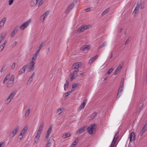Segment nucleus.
I'll return each mask as SVG.
<instances>
[{
  "mask_svg": "<svg viewBox=\"0 0 147 147\" xmlns=\"http://www.w3.org/2000/svg\"><path fill=\"white\" fill-rule=\"evenodd\" d=\"M44 126V124L43 123H41L40 124L34 139V140L35 143L37 142L38 141L43 129Z\"/></svg>",
  "mask_w": 147,
  "mask_h": 147,
  "instance_id": "f257e3e1",
  "label": "nucleus"
},
{
  "mask_svg": "<svg viewBox=\"0 0 147 147\" xmlns=\"http://www.w3.org/2000/svg\"><path fill=\"white\" fill-rule=\"evenodd\" d=\"M91 27V26L90 25H83L78 28L76 31V33H80L84 30L89 29Z\"/></svg>",
  "mask_w": 147,
  "mask_h": 147,
  "instance_id": "f03ea898",
  "label": "nucleus"
},
{
  "mask_svg": "<svg viewBox=\"0 0 147 147\" xmlns=\"http://www.w3.org/2000/svg\"><path fill=\"white\" fill-rule=\"evenodd\" d=\"M20 127L19 126H16L12 130L10 134V138H13L20 130Z\"/></svg>",
  "mask_w": 147,
  "mask_h": 147,
  "instance_id": "7ed1b4c3",
  "label": "nucleus"
},
{
  "mask_svg": "<svg viewBox=\"0 0 147 147\" xmlns=\"http://www.w3.org/2000/svg\"><path fill=\"white\" fill-rule=\"evenodd\" d=\"M31 21V19H29L27 20L20 26V29L22 30H23L26 28L29 25Z\"/></svg>",
  "mask_w": 147,
  "mask_h": 147,
  "instance_id": "20e7f679",
  "label": "nucleus"
},
{
  "mask_svg": "<svg viewBox=\"0 0 147 147\" xmlns=\"http://www.w3.org/2000/svg\"><path fill=\"white\" fill-rule=\"evenodd\" d=\"M8 79V80L7 84V86L8 88H10L11 87L13 84L14 80V76H12Z\"/></svg>",
  "mask_w": 147,
  "mask_h": 147,
  "instance_id": "39448f33",
  "label": "nucleus"
},
{
  "mask_svg": "<svg viewBox=\"0 0 147 147\" xmlns=\"http://www.w3.org/2000/svg\"><path fill=\"white\" fill-rule=\"evenodd\" d=\"M95 124H93L88 128L87 130L89 134L91 135L93 134L94 131L95 129Z\"/></svg>",
  "mask_w": 147,
  "mask_h": 147,
  "instance_id": "423d86ee",
  "label": "nucleus"
},
{
  "mask_svg": "<svg viewBox=\"0 0 147 147\" xmlns=\"http://www.w3.org/2000/svg\"><path fill=\"white\" fill-rule=\"evenodd\" d=\"M49 13V11L47 10L43 14L40 16V20L41 21V22H43L45 20V18L48 15Z\"/></svg>",
  "mask_w": 147,
  "mask_h": 147,
  "instance_id": "0eeeda50",
  "label": "nucleus"
},
{
  "mask_svg": "<svg viewBox=\"0 0 147 147\" xmlns=\"http://www.w3.org/2000/svg\"><path fill=\"white\" fill-rule=\"evenodd\" d=\"M35 64V62L32 61H30L28 66V71H33L34 69V67Z\"/></svg>",
  "mask_w": 147,
  "mask_h": 147,
  "instance_id": "6e6552de",
  "label": "nucleus"
},
{
  "mask_svg": "<svg viewBox=\"0 0 147 147\" xmlns=\"http://www.w3.org/2000/svg\"><path fill=\"white\" fill-rule=\"evenodd\" d=\"M76 2V1H74L73 3H72L69 5L67 9L65 11V13H68L73 9L74 6V4Z\"/></svg>",
  "mask_w": 147,
  "mask_h": 147,
  "instance_id": "1a4fd4ad",
  "label": "nucleus"
},
{
  "mask_svg": "<svg viewBox=\"0 0 147 147\" xmlns=\"http://www.w3.org/2000/svg\"><path fill=\"white\" fill-rule=\"evenodd\" d=\"M52 127V125H50L47 132L45 137L46 140H47L51 132Z\"/></svg>",
  "mask_w": 147,
  "mask_h": 147,
  "instance_id": "9d476101",
  "label": "nucleus"
},
{
  "mask_svg": "<svg viewBox=\"0 0 147 147\" xmlns=\"http://www.w3.org/2000/svg\"><path fill=\"white\" fill-rule=\"evenodd\" d=\"M6 20V18L5 17L3 18L0 21V29H2L3 27Z\"/></svg>",
  "mask_w": 147,
  "mask_h": 147,
  "instance_id": "9b49d317",
  "label": "nucleus"
},
{
  "mask_svg": "<svg viewBox=\"0 0 147 147\" xmlns=\"http://www.w3.org/2000/svg\"><path fill=\"white\" fill-rule=\"evenodd\" d=\"M82 65V63L81 62L76 63L74 64L72 67L74 69H77L81 67Z\"/></svg>",
  "mask_w": 147,
  "mask_h": 147,
  "instance_id": "f8f14e48",
  "label": "nucleus"
},
{
  "mask_svg": "<svg viewBox=\"0 0 147 147\" xmlns=\"http://www.w3.org/2000/svg\"><path fill=\"white\" fill-rule=\"evenodd\" d=\"M118 134L117 133H116L115 134V135L112 141L110 147H113L117 140V138L118 137Z\"/></svg>",
  "mask_w": 147,
  "mask_h": 147,
  "instance_id": "ddd939ff",
  "label": "nucleus"
},
{
  "mask_svg": "<svg viewBox=\"0 0 147 147\" xmlns=\"http://www.w3.org/2000/svg\"><path fill=\"white\" fill-rule=\"evenodd\" d=\"M27 67V65H24L22 67V68L20 69L19 71V74L20 75H21L23 74L24 73L25 71V69H26Z\"/></svg>",
  "mask_w": 147,
  "mask_h": 147,
  "instance_id": "4468645a",
  "label": "nucleus"
},
{
  "mask_svg": "<svg viewBox=\"0 0 147 147\" xmlns=\"http://www.w3.org/2000/svg\"><path fill=\"white\" fill-rule=\"evenodd\" d=\"M79 69H77L75 70L72 74L71 80H73L77 76V72L79 71Z\"/></svg>",
  "mask_w": 147,
  "mask_h": 147,
  "instance_id": "2eb2a0df",
  "label": "nucleus"
},
{
  "mask_svg": "<svg viewBox=\"0 0 147 147\" xmlns=\"http://www.w3.org/2000/svg\"><path fill=\"white\" fill-rule=\"evenodd\" d=\"M85 127L84 126H83L79 129H78L76 132V133L77 134H79L84 132L85 130Z\"/></svg>",
  "mask_w": 147,
  "mask_h": 147,
  "instance_id": "dca6fc26",
  "label": "nucleus"
},
{
  "mask_svg": "<svg viewBox=\"0 0 147 147\" xmlns=\"http://www.w3.org/2000/svg\"><path fill=\"white\" fill-rule=\"evenodd\" d=\"M90 47L91 46L90 45H85L82 47L81 50L83 51H87L89 50Z\"/></svg>",
  "mask_w": 147,
  "mask_h": 147,
  "instance_id": "f3484780",
  "label": "nucleus"
},
{
  "mask_svg": "<svg viewBox=\"0 0 147 147\" xmlns=\"http://www.w3.org/2000/svg\"><path fill=\"white\" fill-rule=\"evenodd\" d=\"M98 57V55H96L94 57H93L90 58L89 60V62L90 64H92L93 62H94L96 59Z\"/></svg>",
  "mask_w": 147,
  "mask_h": 147,
  "instance_id": "a211bd4d",
  "label": "nucleus"
},
{
  "mask_svg": "<svg viewBox=\"0 0 147 147\" xmlns=\"http://www.w3.org/2000/svg\"><path fill=\"white\" fill-rule=\"evenodd\" d=\"M135 135L134 132H132L130 134V141H133L135 139Z\"/></svg>",
  "mask_w": 147,
  "mask_h": 147,
  "instance_id": "6ab92c4d",
  "label": "nucleus"
},
{
  "mask_svg": "<svg viewBox=\"0 0 147 147\" xmlns=\"http://www.w3.org/2000/svg\"><path fill=\"white\" fill-rule=\"evenodd\" d=\"M38 55V53L36 52L32 56L31 59L30 60V61H32L33 62H35V61Z\"/></svg>",
  "mask_w": 147,
  "mask_h": 147,
  "instance_id": "aec40b11",
  "label": "nucleus"
},
{
  "mask_svg": "<svg viewBox=\"0 0 147 147\" xmlns=\"http://www.w3.org/2000/svg\"><path fill=\"white\" fill-rule=\"evenodd\" d=\"M122 65H120L117 67V69L114 72V75H116L117 74L119 73L122 67Z\"/></svg>",
  "mask_w": 147,
  "mask_h": 147,
  "instance_id": "412c9836",
  "label": "nucleus"
},
{
  "mask_svg": "<svg viewBox=\"0 0 147 147\" xmlns=\"http://www.w3.org/2000/svg\"><path fill=\"white\" fill-rule=\"evenodd\" d=\"M45 44V43L44 42H42L40 45L39 46L36 52L38 53L40 51V50L42 48V47H43L44 46Z\"/></svg>",
  "mask_w": 147,
  "mask_h": 147,
  "instance_id": "4be33fe9",
  "label": "nucleus"
},
{
  "mask_svg": "<svg viewBox=\"0 0 147 147\" xmlns=\"http://www.w3.org/2000/svg\"><path fill=\"white\" fill-rule=\"evenodd\" d=\"M16 94L15 92H12L11 93L9 96L8 97V98L11 100L15 96Z\"/></svg>",
  "mask_w": 147,
  "mask_h": 147,
  "instance_id": "5701e85b",
  "label": "nucleus"
},
{
  "mask_svg": "<svg viewBox=\"0 0 147 147\" xmlns=\"http://www.w3.org/2000/svg\"><path fill=\"white\" fill-rule=\"evenodd\" d=\"M123 89L121 87H119V90L118 92L117 95V98H118L120 96L122 92L123 91Z\"/></svg>",
  "mask_w": 147,
  "mask_h": 147,
  "instance_id": "b1692460",
  "label": "nucleus"
},
{
  "mask_svg": "<svg viewBox=\"0 0 147 147\" xmlns=\"http://www.w3.org/2000/svg\"><path fill=\"white\" fill-rule=\"evenodd\" d=\"M86 102H83L81 104V105H80L79 107H78V111L80 110L83 109L84 108V107L86 105Z\"/></svg>",
  "mask_w": 147,
  "mask_h": 147,
  "instance_id": "393cba45",
  "label": "nucleus"
},
{
  "mask_svg": "<svg viewBox=\"0 0 147 147\" xmlns=\"http://www.w3.org/2000/svg\"><path fill=\"white\" fill-rule=\"evenodd\" d=\"M27 127H24L20 134V136L21 135H22L24 136L27 130Z\"/></svg>",
  "mask_w": 147,
  "mask_h": 147,
  "instance_id": "a878e982",
  "label": "nucleus"
},
{
  "mask_svg": "<svg viewBox=\"0 0 147 147\" xmlns=\"http://www.w3.org/2000/svg\"><path fill=\"white\" fill-rule=\"evenodd\" d=\"M17 32V29L16 28H15L11 32L10 35V37L11 38L13 37L14 36V35L16 34V33Z\"/></svg>",
  "mask_w": 147,
  "mask_h": 147,
  "instance_id": "bb28decb",
  "label": "nucleus"
},
{
  "mask_svg": "<svg viewBox=\"0 0 147 147\" xmlns=\"http://www.w3.org/2000/svg\"><path fill=\"white\" fill-rule=\"evenodd\" d=\"M6 41H4V43L0 46V52L2 51L4 48L5 44L6 43Z\"/></svg>",
  "mask_w": 147,
  "mask_h": 147,
  "instance_id": "cd10ccee",
  "label": "nucleus"
},
{
  "mask_svg": "<svg viewBox=\"0 0 147 147\" xmlns=\"http://www.w3.org/2000/svg\"><path fill=\"white\" fill-rule=\"evenodd\" d=\"M69 86V82L67 81H66V83L64 84V90L66 91V89H67Z\"/></svg>",
  "mask_w": 147,
  "mask_h": 147,
  "instance_id": "c85d7f7f",
  "label": "nucleus"
},
{
  "mask_svg": "<svg viewBox=\"0 0 147 147\" xmlns=\"http://www.w3.org/2000/svg\"><path fill=\"white\" fill-rule=\"evenodd\" d=\"M71 136V134L69 133H65L63 134V138H66L70 137Z\"/></svg>",
  "mask_w": 147,
  "mask_h": 147,
  "instance_id": "c756f323",
  "label": "nucleus"
},
{
  "mask_svg": "<svg viewBox=\"0 0 147 147\" xmlns=\"http://www.w3.org/2000/svg\"><path fill=\"white\" fill-rule=\"evenodd\" d=\"M78 86V85L77 84H74L72 85V88L71 89V91H74L75 89L77 88Z\"/></svg>",
  "mask_w": 147,
  "mask_h": 147,
  "instance_id": "7c9ffc66",
  "label": "nucleus"
},
{
  "mask_svg": "<svg viewBox=\"0 0 147 147\" xmlns=\"http://www.w3.org/2000/svg\"><path fill=\"white\" fill-rule=\"evenodd\" d=\"M37 3L36 0H32L30 2V5L32 6H33L35 5Z\"/></svg>",
  "mask_w": 147,
  "mask_h": 147,
  "instance_id": "2f4dec72",
  "label": "nucleus"
},
{
  "mask_svg": "<svg viewBox=\"0 0 147 147\" xmlns=\"http://www.w3.org/2000/svg\"><path fill=\"white\" fill-rule=\"evenodd\" d=\"M64 110V108H62L59 109H58L57 110V113L59 115H60L63 111Z\"/></svg>",
  "mask_w": 147,
  "mask_h": 147,
  "instance_id": "473e14b6",
  "label": "nucleus"
},
{
  "mask_svg": "<svg viewBox=\"0 0 147 147\" xmlns=\"http://www.w3.org/2000/svg\"><path fill=\"white\" fill-rule=\"evenodd\" d=\"M78 142V139H76L73 142V144H71V145L75 147V146L76 145Z\"/></svg>",
  "mask_w": 147,
  "mask_h": 147,
  "instance_id": "72a5a7b5",
  "label": "nucleus"
},
{
  "mask_svg": "<svg viewBox=\"0 0 147 147\" xmlns=\"http://www.w3.org/2000/svg\"><path fill=\"white\" fill-rule=\"evenodd\" d=\"M109 11V8H107L105 9L102 13V15L104 16Z\"/></svg>",
  "mask_w": 147,
  "mask_h": 147,
  "instance_id": "f704fd0d",
  "label": "nucleus"
},
{
  "mask_svg": "<svg viewBox=\"0 0 147 147\" xmlns=\"http://www.w3.org/2000/svg\"><path fill=\"white\" fill-rule=\"evenodd\" d=\"M51 140L50 139H49L47 142L45 147H50L51 146Z\"/></svg>",
  "mask_w": 147,
  "mask_h": 147,
  "instance_id": "c9c22d12",
  "label": "nucleus"
},
{
  "mask_svg": "<svg viewBox=\"0 0 147 147\" xmlns=\"http://www.w3.org/2000/svg\"><path fill=\"white\" fill-rule=\"evenodd\" d=\"M9 75H8L6 76L5 78L4 79L3 81V84H4L5 83V81L8 80V79L9 78Z\"/></svg>",
  "mask_w": 147,
  "mask_h": 147,
  "instance_id": "e433bc0d",
  "label": "nucleus"
},
{
  "mask_svg": "<svg viewBox=\"0 0 147 147\" xmlns=\"http://www.w3.org/2000/svg\"><path fill=\"white\" fill-rule=\"evenodd\" d=\"M30 109H28L27 111L25 114L26 117H28L29 116Z\"/></svg>",
  "mask_w": 147,
  "mask_h": 147,
  "instance_id": "4c0bfd02",
  "label": "nucleus"
},
{
  "mask_svg": "<svg viewBox=\"0 0 147 147\" xmlns=\"http://www.w3.org/2000/svg\"><path fill=\"white\" fill-rule=\"evenodd\" d=\"M11 100L8 97L5 101V104L6 105L8 104L11 101Z\"/></svg>",
  "mask_w": 147,
  "mask_h": 147,
  "instance_id": "58836bf2",
  "label": "nucleus"
},
{
  "mask_svg": "<svg viewBox=\"0 0 147 147\" xmlns=\"http://www.w3.org/2000/svg\"><path fill=\"white\" fill-rule=\"evenodd\" d=\"M45 0H40L38 4V6L40 7L45 1Z\"/></svg>",
  "mask_w": 147,
  "mask_h": 147,
  "instance_id": "ea45409f",
  "label": "nucleus"
},
{
  "mask_svg": "<svg viewBox=\"0 0 147 147\" xmlns=\"http://www.w3.org/2000/svg\"><path fill=\"white\" fill-rule=\"evenodd\" d=\"M71 92L72 91H69L65 93L64 94V95L65 96V97H67L71 94Z\"/></svg>",
  "mask_w": 147,
  "mask_h": 147,
  "instance_id": "a19ab883",
  "label": "nucleus"
},
{
  "mask_svg": "<svg viewBox=\"0 0 147 147\" xmlns=\"http://www.w3.org/2000/svg\"><path fill=\"white\" fill-rule=\"evenodd\" d=\"M146 129L143 128L142 130L141 131L140 133V135L141 136H142V135L146 131Z\"/></svg>",
  "mask_w": 147,
  "mask_h": 147,
  "instance_id": "79ce46f5",
  "label": "nucleus"
},
{
  "mask_svg": "<svg viewBox=\"0 0 147 147\" xmlns=\"http://www.w3.org/2000/svg\"><path fill=\"white\" fill-rule=\"evenodd\" d=\"M96 114L97 113L96 112H94L92 114V115L91 116V117L92 119H93L95 117Z\"/></svg>",
  "mask_w": 147,
  "mask_h": 147,
  "instance_id": "37998d69",
  "label": "nucleus"
},
{
  "mask_svg": "<svg viewBox=\"0 0 147 147\" xmlns=\"http://www.w3.org/2000/svg\"><path fill=\"white\" fill-rule=\"evenodd\" d=\"M106 45V42H104L103 44H102V45H101L100 46L99 48V49H101L102 48V47L105 46Z\"/></svg>",
  "mask_w": 147,
  "mask_h": 147,
  "instance_id": "c03bdc74",
  "label": "nucleus"
},
{
  "mask_svg": "<svg viewBox=\"0 0 147 147\" xmlns=\"http://www.w3.org/2000/svg\"><path fill=\"white\" fill-rule=\"evenodd\" d=\"M113 68H111V69H110L108 71V72H107V74H109L110 73H111L112 71H113Z\"/></svg>",
  "mask_w": 147,
  "mask_h": 147,
  "instance_id": "a18cd8bd",
  "label": "nucleus"
},
{
  "mask_svg": "<svg viewBox=\"0 0 147 147\" xmlns=\"http://www.w3.org/2000/svg\"><path fill=\"white\" fill-rule=\"evenodd\" d=\"M14 0H9V5H11V4H13V2H14Z\"/></svg>",
  "mask_w": 147,
  "mask_h": 147,
  "instance_id": "49530a36",
  "label": "nucleus"
},
{
  "mask_svg": "<svg viewBox=\"0 0 147 147\" xmlns=\"http://www.w3.org/2000/svg\"><path fill=\"white\" fill-rule=\"evenodd\" d=\"M16 63H13L11 66V67L12 69H14L15 67Z\"/></svg>",
  "mask_w": 147,
  "mask_h": 147,
  "instance_id": "de8ad7c7",
  "label": "nucleus"
},
{
  "mask_svg": "<svg viewBox=\"0 0 147 147\" xmlns=\"http://www.w3.org/2000/svg\"><path fill=\"white\" fill-rule=\"evenodd\" d=\"M137 6L135 8V10H137V11L139 9V8L140 7V6L139 5V4H138V3H137Z\"/></svg>",
  "mask_w": 147,
  "mask_h": 147,
  "instance_id": "09e8293b",
  "label": "nucleus"
},
{
  "mask_svg": "<svg viewBox=\"0 0 147 147\" xmlns=\"http://www.w3.org/2000/svg\"><path fill=\"white\" fill-rule=\"evenodd\" d=\"M124 85V81H122L120 84V86L119 87H121L123 89Z\"/></svg>",
  "mask_w": 147,
  "mask_h": 147,
  "instance_id": "8fccbe9b",
  "label": "nucleus"
},
{
  "mask_svg": "<svg viewBox=\"0 0 147 147\" xmlns=\"http://www.w3.org/2000/svg\"><path fill=\"white\" fill-rule=\"evenodd\" d=\"M144 104L143 103L142 104L141 106L139 107V109L140 110V111H142V110L143 109L144 107Z\"/></svg>",
  "mask_w": 147,
  "mask_h": 147,
  "instance_id": "3c124183",
  "label": "nucleus"
},
{
  "mask_svg": "<svg viewBox=\"0 0 147 147\" xmlns=\"http://www.w3.org/2000/svg\"><path fill=\"white\" fill-rule=\"evenodd\" d=\"M24 135H21L20 136V134L18 136V138L19 139L20 141L23 138V136Z\"/></svg>",
  "mask_w": 147,
  "mask_h": 147,
  "instance_id": "603ef678",
  "label": "nucleus"
},
{
  "mask_svg": "<svg viewBox=\"0 0 147 147\" xmlns=\"http://www.w3.org/2000/svg\"><path fill=\"white\" fill-rule=\"evenodd\" d=\"M4 143L3 142H0V147H4Z\"/></svg>",
  "mask_w": 147,
  "mask_h": 147,
  "instance_id": "864d4df0",
  "label": "nucleus"
},
{
  "mask_svg": "<svg viewBox=\"0 0 147 147\" xmlns=\"http://www.w3.org/2000/svg\"><path fill=\"white\" fill-rule=\"evenodd\" d=\"M92 8L89 7L88 8H87L85 9V11L86 12H88L92 10Z\"/></svg>",
  "mask_w": 147,
  "mask_h": 147,
  "instance_id": "5fc2aeb1",
  "label": "nucleus"
},
{
  "mask_svg": "<svg viewBox=\"0 0 147 147\" xmlns=\"http://www.w3.org/2000/svg\"><path fill=\"white\" fill-rule=\"evenodd\" d=\"M17 43V42L15 41V42H14L12 44V47H15Z\"/></svg>",
  "mask_w": 147,
  "mask_h": 147,
  "instance_id": "6e6d98bb",
  "label": "nucleus"
},
{
  "mask_svg": "<svg viewBox=\"0 0 147 147\" xmlns=\"http://www.w3.org/2000/svg\"><path fill=\"white\" fill-rule=\"evenodd\" d=\"M35 75V73L33 72L31 76H30V77L31 78H32L33 79V77H34V76Z\"/></svg>",
  "mask_w": 147,
  "mask_h": 147,
  "instance_id": "4d7b16f0",
  "label": "nucleus"
},
{
  "mask_svg": "<svg viewBox=\"0 0 147 147\" xmlns=\"http://www.w3.org/2000/svg\"><path fill=\"white\" fill-rule=\"evenodd\" d=\"M143 128L146 130V129H147V123H146L145 125H144V126Z\"/></svg>",
  "mask_w": 147,
  "mask_h": 147,
  "instance_id": "13d9d810",
  "label": "nucleus"
},
{
  "mask_svg": "<svg viewBox=\"0 0 147 147\" xmlns=\"http://www.w3.org/2000/svg\"><path fill=\"white\" fill-rule=\"evenodd\" d=\"M143 128L146 130V129H147V123H146L145 125H144V126Z\"/></svg>",
  "mask_w": 147,
  "mask_h": 147,
  "instance_id": "bf43d9fd",
  "label": "nucleus"
},
{
  "mask_svg": "<svg viewBox=\"0 0 147 147\" xmlns=\"http://www.w3.org/2000/svg\"><path fill=\"white\" fill-rule=\"evenodd\" d=\"M32 78H31L30 77L29 79L28 80V81L30 83L32 81Z\"/></svg>",
  "mask_w": 147,
  "mask_h": 147,
  "instance_id": "052dcab7",
  "label": "nucleus"
},
{
  "mask_svg": "<svg viewBox=\"0 0 147 147\" xmlns=\"http://www.w3.org/2000/svg\"><path fill=\"white\" fill-rule=\"evenodd\" d=\"M129 42V39H128L126 41L125 43V45H126Z\"/></svg>",
  "mask_w": 147,
  "mask_h": 147,
  "instance_id": "680f3d73",
  "label": "nucleus"
},
{
  "mask_svg": "<svg viewBox=\"0 0 147 147\" xmlns=\"http://www.w3.org/2000/svg\"><path fill=\"white\" fill-rule=\"evenodd\" d=\"M137 10H134V12L136 13L137 12Z\"/></svg>",
  "mask_w": 147,
  "mask_h": 147,
  "instance_id": "e2e57ef3",
  "label": "nucleus"
},
{
  "mask_svg": "<svg viewBox=\"0 0 147 147\" xmlns=\"http://www.w3.org/2000/svg\"><path fill=\"white\" fill-rule=\"evenodd\" d=\"M48 51H47V53H48L49 51V50H50V48L49 47L48 48Z\"/></svg>",
  "mask_w": 147,
  "mask_h": 147,
  "instance_id": "0e129e2a",
  "label": "nucleus"
},
{
  "mask_svg": "<svg viewBox=\"0 0 147 147\" xmlns=\"http://www.w3.org/2000/svg\"><path fill=\"white\" fill-rule=\"evenodd\" d=\"M3 68H4L3 67H2L1 68V72H2L3 70Z\"/></svg>",
  "mask_w": 147,
  "mask_h": 147,
  "instance_id": "69168bd1",
  "label": "nucleus"
},
{
  "mask_svg": "<svg viewBox=\"0 0 147 147\" xmlns=\"http://www.w3.org/2000/svg\"><path fill=\"white\" fill-rule=\"evenodd\" d=\"M70 147H75L71 145Z\"/></svg>",
  "mask_w": 147,
  "mask_h": 147,
  "instance_id": "338daca9",
  "label": "nucleus"
},
{
  "mask_svg": "<svg viewBox=\"0 0 147 147\" xmlns=\"http://www.w3.org/2000/svg\"><path fill=\"white\" fill-rule=\"evenodd\" d=\"M39 1V0H36V2H37V3L38 2V1Z\"/></svg>",
  "mask_w": 147,
  "mask_h": 147,
  "instance_id": "774afa93",
  "label": "nucleus"
}]
</instances>
